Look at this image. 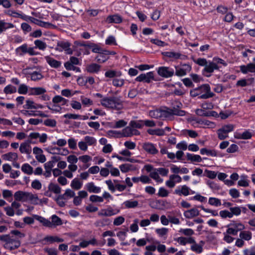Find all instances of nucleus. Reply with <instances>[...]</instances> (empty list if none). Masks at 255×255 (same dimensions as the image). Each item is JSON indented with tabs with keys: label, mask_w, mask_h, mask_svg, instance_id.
I'll return each mask as SVG.
<instances>
[{
	"label": "nucleus",
	"mask_w": 255,
	"mask_h": 255,
	"mask_svg": "<svg viewBox=\"0 0 255 255\" xmlns=\"http://www.w3.org/2000/svg\"><path fill=\"white\" fill-rule=\"evenodd\" d=\"M184 216L187 219H191L199 215V211L196 208H193L184 212Z\"/></svg>",
	"instance_id": "17"
},
{
	"label": "nucleus",
	"mask_w": 255,
	"mask_h": 255,
	"mask_svg": "<svg viewBox=\"0 0 255 255\" xmlns=\"http://www.w3.org/2000/svg\"><path fill=\"white\" fill-rule=\"evenodd\" d=\"M51 228L55 227L58 226H60L62 225L63 222L61 218H60L59 217H58L56 215H53L51 217Z\"/></svg>",
	"instance_id": "23"
},
{
	"label": "nucleus",
	"mask_w": 255,
	"mask_h": 255,
	"mask_svg": "<svg viewBox=\"0 0 255 255\" xmlns=\"http://www.w3.org/2000/svg\"><path fill=\"white\" fill-rule=\"evenodd\" d=\"M27 45L26 44H24L19 47L17 48L15 50L17 53L20 56H22L24 53H26L27 52Z\"/></svg>",
	"instance_id": "43"
},
{
	"label": "nucleus",
	"mask_w": 255,
	"mask_h": 255,
	"mask_svg": "<svg viewBox=\"0 0 255 255\" xmlns=\"http://www.w3.org/2000/svg\"><path fill=\"white\" fill-rule=\"evenodd\" d=\"M44 124L47 127H55L56 126V121L54 119H47L44 121Z\"/></svg>",
	"instance_id": "52"
},
{
	"label": "nucleus",
	"mask_w": 255,
	"mask_h": 255,
	"mask_svg": "<svg viewBox=\"0 0 255 255\" xmlns=\"http://www.w3.org/2000/svg\"><path fill=\"white\" fill-rule=\"evenodd\" d=\"M190 189L187 186L184 185L178 187L174 190V194L179 196L184 195L185 196H188L190 194Z\"/></svg>",
	"instance_id": "13"
},
{
	"label": "nucleus",
	"mask_w": 255,
	"mask_h": 255,
	"mask_svg": "<svg viewBox=\"0 0 255 255\" xmlns=\"http://www.w3.org/2000/svg\"><path fill=\"white\" fill-rule=\"evenodd\" d=\"M52 102L54 104L61 103V105L64 106L66 104L68 100L60 96H55L53 98Z\"/></svg>",
	"instance_id": "36"
},
{
	"label": "nucleus",
	"mask_w": 255,
	"mask_h": 255,
	"mask_svg": "<svg viewBox=\"0 0 255 255\" xmlns=\"http://www.w3.org/2000/svg\"><path fill=\"white\" fill-rule=\"evenodd\" d=\"M108 58L109 57L107 56L101 54L96 56V60L99 63H104L106 62Z\"/></svg>",
	"instance_id": "54"
},
{
	"label": "nucleus",
	"mask_w": 255,
	"mask_h": 255,
	"mask_svg": "<svg viewBox=\"0 0 255 255\" xmlns=\"http://www.w3.org/2000/svg\"><path fill=\"white\" fill-rule=\"evenodd\" d=\"M100 69L101 66L96 63L87 65L86 67L87 71L90 73H97Z\"/></svg>",
	"instance_id": "19"
},
{
	"label": "nucleus",
	"mask_w": 255,
	"mask_h": 255,
	"mask_svg": "<svg viewBox=\"0 0 255 255\" xmlns=\"http://www.w3.org/2000/svg\"><path fill=\"white\" fill-rule=\"evenodd\" d=\"M35 219L42 224L44 226L51 228V222L49 220L38 215H35Z\"/></svg>",
	"instance_id": "24"
},
{
	"label": "nucleus",
	"mask_w": 255,
	"mask_h": 255,
	"mask_svg": "<svg viewBox=\"0 0 255 255\" xmlns=\"http://www.w3.org/2000/svg\"><path fill=\"white\" fill-rule=\"evenodd\" d=\"M21 170L24 173L28 175H31L33 172V167L28 163H24L21 166Z\"/></svg>",
	"instance_id": "33"
},
{
	"label": "nucleus",
	"mask_w": 255,
	"mask_h": 255,
	"mask_svg": "<svg viewBox=\"0 0 255 255\" xmlns=\"http://www.w3.org/2000/svg\"><path fill=\"white\" fill-rule=\"evenodd\" d=\"M120 212L119 210L116 211L112 209V207H110L107 209H102L98 212V215L99 216H106L110 217L115 215H116Z\"/></svg>",
	"instance_id": "15"
},
{
	"label": "nucleus",
	"mask_w": 255,
	"mask_h": 255,
	"mask_svg": "<svg viewBox=\"0 0 255 255\" xmlns=\"http://www.w3.org/2000/svg\"><path fill=\"white\" fill-rule=\"evenodd\" d=\"M5 13L13 17H19L25 21L26 20V15L22 13H19L14 10L9 9L7 11H5Z\"/></svg>",
	"instance_id": "22"
},
{
	"label": "nucleus",
	"mask_w": 255,
	"mask_h": 255,
	"mask_svg": "<svg viewBox=\"0 0 255 255\" xmlns=\"http://www.w3.org/2000/svg\"><path fill=\"white\" fill-rule=\"evenodd\" d=\"M71 43L68 41H59L57 43V47L56 50L59 52L63 50L65 51L67 54H72L73 50L70 48Z\"/></svg>",
	"instance_id": "8"
},
{
	"label": "nucleus",
	"mask_w": 255,
	"mask_h": 255,
	"mask_svg": "<svg viewBox=\"0 0 255 255\" xmlns=\"http://www.w3.org/2000/svg\"><path fill=\"white\" fill-rule=\"evenodd\" d=\"M2 158L5 160H16L18 158L17 153L14 152H8L2 155Z\"/></svg>",
	"instance_id": "27"
},
{
	"label": "nucleus",
	"mask_w": 255,
	"mask_h": 255,
	"mask_svg": "<svg viewBox=\"0 0 255 255\" xmlns=\"http://www.w3.org/2000/svg\"><path fill=\"white\" fill-rule=\"evenodd\" d=\"M142 148L148 154L154 155L158 152L154 144L150 142H145L142 144Z\"/></svg>",
	"instance_id": "10"
},
{
	"label": "nucleus",
	"mask_w": 255,
	"mask_h": 255,
	"mask_svg": "<svg viewBox=\"0 0 255 255\" xmlns=\"http://www.w3.org/2000/svg\"><path fill=\"white\" fill-rule=\"evenodd\" d=\"M132 165L129 164H123L120 166V168L122 172L126 173L131 169Z\"/></svg>",
	"instance_id": "57"
},
{
	"label": "nucleus",
	"mask_w": 255,
	"mask_h": 255,
	"mask_svg": "<svg viewBox=\"0 0 255 255\" xmlns=\"http://www.w3.org/2000/svg\"><path fill=\"white\" fill-rule=\"evenodd\" d=\"M171 116L176 115L178 116H183L185 115L186 112L183 110H178V109L174 107L172 109H170Z\"/></svg>",
	"instance_id": "42"
},
{
	"label": "nucleus",
	"mask_w": 255,
	"mask_h": 255,
	"mask_svg": "<svg viewBox=\"0 0 255 255\" xmlns=\"http://www.w3.org/2000/svg\"><path fill=\"white\" fill-rule=\"evenodd\" d=\"M240 237L243 240L249 241L252 239V233L250 231H242L240 234Z\"/></svg>",
	"instance_id": "41"
},
{
	"label": "nucleus",
	"mask_w": 255,
	"mask_h": 255,
	"mask_svg": "<svg viewBox=\"0 0 255 255\" xmlns=\"http://www.w3.org/2000/svg\"><path fill=\"white\" fill-rule=\"evenodd\" d=\"M48 188L49 191H52L54 193L59 194L61 192V189L57 184L50 183Z\"/></svg>",
	"instance_id": "37"
},
{
	"label": "nucleus",
	"mask_w": 255,
	"mask_h": 255,
	"mask_svg": "<svg viewBox=\"0 0 255 255\" xmlns=\"http://www.w3.org/2000/svg\"><path fill=\"white\" fill-rule=\"evenodd\" d=\"M17 89L15 87L8 85L6 86L3 89V92L5 94H11L16 92Z\"/></svg>",
	"instance_id": "40"
},
{
	"label": "nucleus",
	"mask_w": 255,
	"mask_h": 255,
	"mask_svg": "<svg viewBox=\"0 0 255 255\" xmlns=\"http://www.w3.org/2000/svg\"><path fill=\"white\" fill-rule=\"evenodd\" d=\"M190 95L192 97L199 96L200 99H207L214 97V94L211 92L209 85L203 84L201 86L190 90Z\"/></svg>",
	"instance_id": "1"
},
{
	"label": "nucleus",
	"mask_w": 255,
	"mask_h": 255,
	"mask_svg": "<svg viewBox=\"0 0 255 255\" xmlns=\"http://www.w3.org/2000/svg\"><path fill=\"white\" fill-rule=\"evenodd\" d=\"M129 126L134 129V128H141L143 127V122L142 121H131Z\"/></svg>",
	"instance_id": "45"
},
{
	"label": "nucleus",
	"mask_w": 255,
	"mask_h": 255,
	"mask_svg": "<svg viewBox=\"0 0 255 255\" xmlns=\"http://www.w3.org/2000/svg\"><path fill=\"white\" fill-rule=\"evenodd\" d=\"M200 153L201 154H206L207 155H210L212 156H217V153L215 150H209L206 148L201 149Z\"/></svg>",
	"instance_id": "39"
},
{
	"label": "nucleus",
	"mask_w": 255,
	"mask_h": 255,
	"mask_svg": "<svg viewBox=\"0 0 255 255\" xmlns=\"http://www.w3.org/2000/svg\"><path fill=\"white\" fill-rule=\"evenodd\" d=\"M19 150L22 153L29 154L31 152V147L29 143L23 142L20 144Z\"/></svg>",
	"instance_id": "26"
},
{
	"label": "nucleus",
	"mask_w": 255,
	"mask_h": 255,
	"mask_svg": "<svg viewBox=\"0 0 255 255\" xmlns=\"http://www.w3.org/2000/svg\"><path fill=\"white\" fill-rule=\"evenodd\" d=\"M43 78L42 74L37 71H34L31 74V79L32 81H37Z\"/></svg>",
	"instance_id": "50"
},
{
	"label": "nucleus",
	"mask_w": 255,
	"mask_h": 255,
	"mask_svg": "<svg viewBox=\"0 0 255 255\" xmlns=\"http://www.w3.org/2000/svg\"><path fill=\"white\" fill-rule=\"evenodd\" d=\"M85 140L86 143L89 145L94 144L96 142V140L93 137L90 136H86L85 137Z\"/></svg>",
	"instance_id": "64"
},
{
	"label": "nucleus",
	"mask_w": 255,
	"mask_h": 255,
	"mask_svg": "<svg viewBox=\"0 0 255 255\" xmlns=\"http://www.w3.org/2000/svg\"><path fill=\"white\" fill-rule=\"evenodd\" d=\"M162 55L164 57L173 59H181V56H183L179 52H175L173 51H166L162 52Z\"/></svg>",
	"instance_id": "18"
},
{
	"label": "nucleus",
	"mask_w": 255,
	"mask_h": 255,
	"mask_svg": "<svg viewBox=\"0 0 255 255\" xmlns=\"http://www.w3.org/2000/svg\"><path fill=\"white\" fill-rule=\"evenodd\" d=\"M208 202L211 205L216 207L219 206L221 205V200L218 198L214 197L209 198Z\"/></svg>",
	"instance_id": "48"
},
{
	"label": "nucleus",
	"mask_w": 255,
	"mask_h": 255,
	"mask_svg": "<svg viewBox=\"0 0 255 255\" xmlns=\"http://www.w3.org/2000/svg\"><path fill=\"white\" fill-rule=\"evenodd\" d=\"M230 210L231 211L230 213L232 214V218L234 215L238 216L241 214V209L239 207H231Z\"/></svg>",
	"instance_id": "60"
},
{
	"label": "nucleus",
	"mask_w": 255,
	"mask_h": 255,
	"mask_svg": "<svg viewBox=\"0 0 255 255\" xmlns=\"http://www.w3.org/2000/svg\"><path fill=\"white\" fill-rule=\"evenodd\" d=\"M83 183L81 182L79 179L74 178L71 183V187L75 190H79L81 188Z\"/></svg>",
	"instance_id": "29"
},
{
	"label": "nucleus",
	"mask_w": 255,
	"mask_h": 255,
	"mask_svg": "<svg viewBox=\"0 0 255 255\" xmlns=\"http://www.w3.org/2000/svg\"><path fill=\"white\" fill-rule=\"evenodd\" d=\"M34 43L35 45L34 48H38L41 50H44L47 47L46 43L39 39L35 40L34 41Z\"/></svg>",
	"instance_id": "34"
},
{
	"label": "nucleus",
	"mask_w": 255,
	"mask_h": 255,
	"mask_svg": "<svg viewBox=\"0 0 255 255\" xmlns=\"http://www.w3.org/2000/svg\"><path fill=\"white\" fill-rule=\"evenodd\" d=\"M191 250L197 253H201L203 251V248L196 243L191 246Z\"/></svg>",
	"instance_id": "56"
},
{
	"label": "nucleus",
	"mask_w": 255,
	"mask_h": 255,
	"mask_svg": "<svg viewBox=\"0 0 255 255\" xmlns=\"http://www.w3.org/2000/svg\"><path fill=\"white\" fill-rule=\"evenodd\" d=\"M110 220L109 219H103L101 220L97 221L95 223L96 227H98L99 226L103 227L106 225V224L108 222H110Z\"/></svg>",
	"instance_id": "55"
},
{
	"label": "nucleus",
	"mask_w": 255,
	"mask_h": 255,
	"mask_svg": "<svg viewBox=\"0 0 255 255\" xmlns=\"http://www.w3.org/2000/svg\"><path fill=\"white\" fill-rule=\"evenodd\" d=\"M194 61L196 64L199 66H204V67H205L208 62V61H207L205 58H198L197 59L194 60Z\"/></svg>",
	"instance_id": "53"
},
{
	"label": "nucleus",
	"mask_w": 255,
	"mask_h": 255,
	"mask_svg": "<svg viewBox=\"0 0 255 255\" xmlns=\"http://www.w3.org/2000/svg\"><path fill=\"white\" fill-rule=\"evenodd\" d=\"M85 186L90 193H99L101 190V188L95 186L93 182L88 183Z\"/></svg>",
	"instance_id": "21"
},
{
	"label": "nucleus",
	"mask_w": 255,
	"mask_h": 255,
	"mask_svg": "<svg viewBox=\"0 0 255 255\" xmlns=\"http://www.w3.org/2000/svg\"><path fill=\"white\" fill-rule=\"evenodd\" d=\"M26 21H29L32 23H33L39 26L44 27V28H50V27L53 26V24L48 22H44L41 20H40L38 19H36L33 17H31L30 16L27 15L26 20H25Z\"/></svg>",
	"instance_id": "9"
},
{
	"label": "nucleus",
	"mask_w": 255,
	"mask_h": 255,
	"mask_svg": "<svg viewBox=\"0 0 255 255\" xmlns=\"http://www.w3.org/2000/svg\"><path fill=\"white\" fill-rule=\"evenodd\" d=\"M228 226L233 227V228L237 231V233L245 229V226L243 224L241 223H237L234 221L230 223Z\"/></svg>",
	"instance_id": "35"
},
{
	"label": "nucleus",
	"mask_w": 255,
	"mask_h": 255,
	"mask_svg": "<svg viewBox=\"0 0 255 255\" xmlns=\"http://www.w3.org/2000/svg\"><path fill=\"white\" fill-rule=\"evenodd\" d=\"M192 121L194 122L193 123V125H194L195 124H199L200 125H206L209 126L211 128H213L215 126V124L214 123L207 120H196L193 119Z\"/></svg>",
	"instance_id": "25"
},
{
	"label": "nucleus",
	"mask_w": 255,
	"mask_h": 255,
	"mask_svg": "<svg viewBox=\"0 0 255 255\" xmlns=\"http://www.w3.org/2000/svg\"><path fill=\"white\" fill-rule=\"evenodd\" d=\"M101 104L107 108L121 110L123 107V101L120 97L112 96L105 97L101 100Z\"/></svg>",
	"instance_id": "2"
},
{
	"label": "nucleus",
	"mask_w": 255,
	"mask_h": 255,
	"mask_svg": "<svg viewBox=\"0 0 255 255\" xmlns=\"http://www.w3.org/2000/svg\"><path fill=\"white\" fill-rule=\"evenodd\" d=\"M46 90L42 87H33L29 88V95H40L45 94Z\"/></svg>",
	"instance_id": "16"
},
{
	"label": "nucleus",
	"mask_w": 255,
	"mask_h": 255,
	"mask_svg": "<svg viewBox=\"0 0 255 255\" xmlns=\"http://www.w3.org/2000/svg\"><path fill=\"white\" fill-rule=\"evenodd\" d=\"M148 115L152 118H161V109H156L155 110H150L148 112Z\"/></svg>",
	"instance_id": "30"
},
{
	"label": "nucleus",
	"mask_w": 255,
	"mask_h": 255,
	"mask_svg": "<svg viewBox=\"0 0 255 255\" xmlns=\"http://www.w3.org/2000/svg\"><path fill=\"white\" fill-rule=\"evenodd\" d=\"M0 241L4 242L3 247L5 249L10 251L18 248L20 246V242L18 237H13L9 235L0 236Z\"/></svg>",
	"instance_id": "3"
},
{
	"label": "nucleus",
	"mask_w": 255,
	"mask_h": 255,
	"mask_svg": "<svg viewBox=\"0 0 255 255\" xmlns=\"http://www.w3.org/2000/svg\"><path fill=\"white\" fill-rule=\"evenodd\" d=\"M46 62L52 68H57L61 66V62L49 56L45 57Z\"/></svg>",
	"instance_id": "20"
},
{
	"label": "nucleus",
	"mask_w": 255,
	"mask_h": 255,
	"mask_svg": "<svg viewBox=\"0 0 255 255\" xmlns=\"http://www.w3.org/2000/svg\"><path fill=\"white\" fill-rule=\"evenodd\" d=\"M205 176L210 179H214L217 176V173L214 171H211L207 169L205 170Z\"/></svg>",
	"instance_id": "61"
},
{
	"label": "nucleus",
	"mask_w": 255,
	"mask_h": 255,
	"mask_svg": "<svg viewBox=\"0 0 255 255\" xmlns=\"http://www.w3.org/2000/svg\"><path fill=\"white\" fill-rule=\"evenodd\" d=\"M23 108L27 109H35V105L33 101L28 100L26 101V104L23 106Z\"/></svg>",
	"instance_id": "62"
},
{
	"label": "nucleus",
	"mask_w": 255,
	"mask_h": 255,
	"mask_svg": "<svg viewBox=\"0 0 255 255\" xmlns=\"http://www.w3.org/2000/svg\"><path fill=\"white\" fill-rule=\"evenodd\" d=\"M241 71L243 74H247L249 72L254 73L255 75V64L250 63L246 65H243L240 66Z\"/></svg>",
	"instance_id": "12"
},
{
	"label": "nucleus",
	"mask_w": 255,
	"mask_h": 255,
	"mask_svg": "<svg viewBox=\"0 0 255 255\" xmlns=\"http://www.w3.org/2000/svg\"><path fill=\"white\" fill-rule=\"evenodd\" d=\"M90 201L92 202H103V197L92 195L90 197Z\"/></svg>",
	"instance_id": "59"
},
{
	"label": "nucleus",
	"mask_w": 255,
	"mask_h": 255,
	"mask_svg": "<svg viewBox=\"0 0 255 255\" xmlns=\"http://www.w3.org/2000/svg\"><path fill=\"white\" fill-rule=\"evenodd\" d=\"M171 116L170 108L165 107L164 109H161V118H168Z\"/></svg>",
	"instance_id": "46"
},
{
	"label": "nucleus",
	"mask_w": 255,
	"mask_h": 255,
	"mask_svg": "<svg viewBox=\"0 0 255 255\" xmlns=\"http://www.w3.org/2000/svg\"><path fill=\"white\" fill-rule=\"evenodd\" d=\"M158 74L165 78L171 77L174 74V70L173 69L169 67L161 66L157 69Z\"/></svg>",
	"instance_id": "5"
},
{
	"label": "nucleus",
	"mask_w": 255,
	"mask_h": 255,
	"mask_svg": "<svg viewBox=\"0 0 255 255\" xmlns=\"http://www.w3.org/2000/svg\"><path fill=\"white\" fill-rule=\"evenodd\" d=\"M21 28L22 30L24 31V33L29 32L31 31L32 30V28L30 26V25L25 22L21 23Z\"/></svg>",
	"instance_id": "58"
},
{
	"label": "nucleus",
	"mask_w": 255,
	"mask_h": 255,
	"mask_svg": "<svg viewBox=\"0 0 255 255\" xmlns=\"http://www.w3.org/2000/svg\"><path fill=\"white\" fill-rule=\"evenodd\" d=\"M27 201H30L31 204L33 205L39 204V198L37 194H33L32 193L29 192Z\"/></svg>",
	"instance_id": "31"
},
{
	"label": "nucleus",
	"mask_w": 255,
	"mask_h": 255,
	"mask_svg": "<svg viewBox=\"0 0 255 255\" xmlns=\"http://www.w3.org/2000/svg\"><path fill=\"white\" fill-rule=\"evenodd\" d=\"M147 132L150 135H156L158 136H162L165 134V129L161 128L157 129H148Z\"/></svg>",
	"instance_id": "28"
},
{
	"label": "nucleus",
	"mask_w": 255,
	"mask_h": 255,
	"mask_svg": "<svg viewBox=\"0 0 255 255\" xmlns=\"http://www.w3.org/2000/svg\"><path fill=\"white\" fill-rule=\"evenodd\" d=\"M29 92V89L28 86L25 84L20 85L18 88V93L20 94H26L27 92Z\"/></svg>",
	"instance_id": "49"
},
{
	"label": "nucleus",
	"mask_w": 255,
	"mask_h": 255,
	"mask_svg": "<svg viewBox=\"0 0 255 255\" xmlns=\"http://www.w3.org/2000/svg\"><path fill=\"white\" fill-rule=\"evenodd\" d=\"M123 21L122 17L118 14L110 15L106 19V22L108 23H116L119 24Z\"/></svg>",
	"instance_id": "14"
},
{
	"label": "nucleus",
	"mask_w": 255,
	"mask_h": 255,
	"mask_svg": "<svg viewBox=\"0 0 255 255\" xmlns=\"http://www.w3.org/2000/svg\"><path fill=\"white\" fill-rule=\"evenodd\" d=\"M135 80L137 82H143L147 83H150L152 80L155 81L153 72H149L146 74H141L137 76Z\"/></svg>",
	"instance_id": "7"
},
{
	"label": "nucleus",
	"mask_w": 255,
	"mask_h": 255,
	"mask_svg": "<svg viewBox=\"0 0 255 255\" xmlns=\"http://www.w3.org/2000/svg\"><path fill=\"white\" fill-rule=\"evenodd\" d=\"M187 159L192 162H200L202 161V158L199 155H194L189 153L186 154Z\"/></svg>",
	"instance_id": "32"
},
{
	"label": "nucleus",
	"mask_w": 255,
	"mask_h": 255,
	"mask_svg": "<svg viewBox=\"0 0 255 255\" xmlns=\"http://www.w3.org/2000/svg\"><path fill=\"white\" fill-rule=\"evenodd\" d=\"M31 187L35 189L39 190L42 187V185L40 182L37 179L33 180L31 183Z\"/></svg>",
	"instance_id": "63"
},
{
	"label": "nucleus",
	"mask_w": 255,
	"mask_h": 255,
	"mask_svg": "<svg viewBox=\"0 0 255 255\" xmlns=\"http://www.w3.org/2000/svg\"><path fill=\"white\" fill-rule=\"evenodd\" d=\"M133 131V128H132L130 126H129L128 127H127L123 129V136L127 137L131 136L132 135Z\"/></svg>",
	"instance_id": "44"
},
{
	"label": "nucleus",
	"mask_w": 255,
	"mask_h": 255,
	"mask_svg": "<svg viewBox=\"0 0 255 255\" xmlns=\"http://www.w3.org/2000/svg\"><path fill=\"white\" fill-rule=\"evenodd\" d=\"M64 66L67 70H73L77 72H80V70L79 67L74 66L73 64H71V63L65 62L64 63Z\"/></svg>",
	"instance_id": "51"
},
{
	"label": "nucleus",
	"mask_w": 255,
	"mask_h": 255,
	"mask_svg": "<svg viewBox=\"0 0 255 255\" xmlns=\"http://www.w3.org/2000/svg\"><path fill=\"white\" fill-rule=\"evenodd\" d=\"M124 204L128 208H134L138 206V202L137 201L127 200Z\"/></svg>",
	"instance_id": "47"
},
{
	"label": "nucleus",
	"mask_w": 255,
	"mask_h": 255,
	"mask_svg": "<svg viewBox=\"0 0 255 255\" xmlns=\"http://www.w3.org/2000/svg\"><path fill=\"white\" fill-rule=\"evenodd\" d=\"M29 192L18 191L15 192L14 198L17 201L27 202Z\"/></svg>",
	"instance_id": "11"
},
{
	"label": "nucleus",
	"mask_w": 255,
	"mask_h": 255,
	"mask_svg": "<svg viewBox=\"0 0 255 255\" xmlns=\"http://www.w3.org/2000/svg\"><path fill=\"white\" fill-rule=\"evenodd\" d=\"M44 240L50 243H61L64 241V240L63 239L60 238L56 236H47L44 238Z\"/></svg>",
	"instance_id": "38"
},
{
	"label": "nucleus",
	"mask_w": 255,
	"mask_h": 255,
	"mask_svg": "<svg viewBox=\"0 0 255 255\" xmlns=\"http://www.w3.org/2000/svg\"><path fill=\"white\" fill-rule=\"evenodd\" d=\"M220 68V66L217 65L215 63L213 60L212 61L209 60L207 64L203 70V73L205 74L207 77H209L211 75V74L214 72L215 70H219Z\"/></svg>",
	"instance_id": "6"
},
{
	"label": "nucleus",
	"mask_w": 255,
	"mask_h": 255,
	"mask_svg": "<svg viewBox=\"0 0 255 255\" xmlns=\"http://www.w3.org/2000/svg\"><path fill=\"white\" fill-rule=\"evenodd\" d=\"M235 126L232 124L224 125L217 130L218 137L220 140H224L228 137V133L234 130Z\"/></svg>",
	"instance_id": "4"
}]
</instances>
